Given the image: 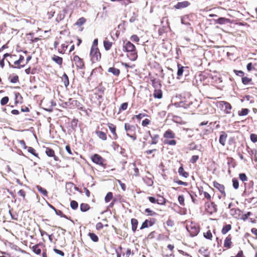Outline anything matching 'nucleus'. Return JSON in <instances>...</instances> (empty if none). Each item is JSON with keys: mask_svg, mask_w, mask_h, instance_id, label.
Instances as JSON below:
<instances>
[{"mask_svg": "<svg viewBox=\"0 0 257 257\" xmlns=\"http://www.w3.org/2000/svg\"><path fill=\"white\" fill-rule=\"evenodd\" d=\"M123 51L127 53V57L131 61H135L138 58L136 47L131 42L125 40L123 42Z\"/></svg>", "mask_w": 257, "mask_h": 257, "instance_id": "nucleus-1", "label": "nucleus"}, {"mask_svg": "<svg viewBox=\"0 0 257 257\" xmlns=\"http://www.w3.org/2000/svg\"><path fill=\"white\" fill-rule=\"evenodd\" d=\"M186 229L190 233V236L193 237L196 236L199 232V227L195 222H191L186 225Z\"/></svg>", "mask_w": 257, "mask_h": 257, "instance_id": "nucleus-2", "label": "nucleus"}, {"mask_svg": "<svg viewBox=\"0 0 257 257\" xmlns=\"http://www.w3.org/2000/svg\"><path fill=\"white\" fill-rule=\"evenodd\" d=\"M90 56L92 63H95L100 60L101 54L98 48H91Z\"/></svg>", "mask_w": 257, "mask_h": 257, "instance_id": "nucleus-3", "label": "nucleus"}, {"mask_svg": "<svg viewBox=\"0 0 257 257\" xmlns=\"http://www.w3.org/2000/svg\"><path fill=\"white\" fill-rule=\"evenodd\" d=\"M219 107L222 109H223L224 112L226 114H230L231 113V110L232 106L231 104L228 102L225 101H221L219 102Z\"/></svg>", "mask_w": 257, "mask_h": 257, "instance_id": "nucleus-4", "label": "nucleus"}, {"mask_svg": "<svg viewBox=\"0 0 257 257\" xmlns=\"http://www.w3.org/2000/svg\"><path fill=\"white\" fill-rule=\"evenodd\" d=\"M64 104L70 108L79 107L81 106V104L78 101L72 98L69 99L68 101L64 102Z\"/></svg>", "mask_w": 257, "mask_h": 257, "instance_id": "nucleus-5", "label": "nucleus"}, {"mask_svg": "<svg viewBox=\"0 0 257 257\" xmlns=\"http://www.w3.org/2000/svg\"><path fill=\"white\" fill-rule=\"evenodd\" d=\"M92 161L98 165L103 166L104 159L98 154H94L91 157Z\"/></svg>", "mask_w": 257, "mask_h": 257, "instance_id": "nucleus-6", "label": "nucleus"}, {"mask_svg": "<svg viewBox=\"0 0 257 257\" xmlns=\"http://www.w3.org/2000/svg\"><path fill=\"white\" fill-rule=\"evenodd\" d=\"M213 186L220 192L223 197H225L226 193L225 191V187L223 185L221 184L216 181H214Z\"/></svg>", "mask_w": 257, "mask_h": 257, "instance_id": "nucleus-7", "label": "nucleus"}, {"mask_svg": "<svg viewBox=\"0 0 257 257\" xmlns=\"http://www.w3.org/2000/svg\"><path fill=\"white\" fill-rule=\"evenodd\" d=\"M155 223V219L154 218H151L150 219H146L142 224L140 228L143 229L147 228L149 226H153Z\"/></svg>", "mask_w": 257, "mask_h": 257, "instance_id": "nucleus-8", "label": "nucleus"}, {"mask_svg": "<svg viewBox=\"0 0 257 257\" xmlns=\"http://www.w3.org/2000/svg\"><path fill=\"white\" fill-rule=\"evenodd\" d=\"M73 61L77 67L79 69H82L84 66L83 60L78 56L75 55L73 57Z\"/></svg>", "mask_w": 257, "mask_h": 257, "instance_id": "nucleus-9", "label": "nucleus"}, {"mask_svg": "<svg viewBox=\"0 0 257 257\" xmlns=\"http://www.w3.org/2000/svg\"><path fill=\"white\" fill-rule=\"evenodd\" d=\"M230 214L235 218H240L241 210L238 208L230 209L229 211Z\"/></svg>", "mask_w": 257, "mask_h": 257, "instance_id": "nucleus-10", "label": "nucleus"}, {"mask_svg": "<svg viewBox=\"0 0 257 257\" xmlns=\"http://www.w3.org/2000/svg\"><path fill=\"white\" fill-rule=\"evenodd\" d=\"M190 5V3L188 1L179 2L176 5H175L174 7L176 9H181L185 8L188 7Z\"/></svg>", "mask_w": 257, "mask_h": 257, "instance_id": "nucleus-11", "label": "nucleus"}, {"mask_svg": "<svg viewBox=\"0 0 257 257\" xmlns=\"http://www.w3.org/2000/svg\"><path fill=\"white\" fill-rule=\"evenodd\" d=\"M107 125L113 135V139L116 140L118 137H117V135L116 133L115 126L111 123H108L107 124Z\"/></svg>", "mask_w": 257, "mask_h": 257, "instance_id": "nucleus-12", "label": "nucleus"}, {"mask_svg": "<svg viewBox=\"0 0 257 257\" xmlns=\"http://www.w3.org/2000/svg\"><path fill=\"white\" fill-rule=\"evenodd\" d=\"M45 152L48 156L53 157L55 161H58V157L55 155V152L52 149L47 148Z\"/></svg>", "mask_w": 257, "mask_h": 257, "instance_id": "nucleus-13", "label": "nucleus"}, {"mask_svg": "<svg viewBox=\"0 0 257 257\" xmlns=\"http://www.w3.org/2000/svg\"><path fill=\"white\" fill-rule=\"evenodd\" d=\"M227 137V135L224 132L221 133V134L220 135V137H219V143L222 146H225Z\"/></svg>", "mask_w": 257, "mask_h": 257, "instance_id": "nucleus-14", "label": "nucleus"}, {"mask_svg": "<svg viewBox=\"0 0 257 257\" xmlns=\"http://www.w3.org/2000/svg\"><path fill=\"white\" fill-rule=\"evenodd\" d=\"M164 137L167 139H174L175 138V135L171 130H168L164 133Z\"/></svg>", "mask_w": 257, "mask_h": 257, "instance_id": "nucleus-15", "label": "nucleus"}, {"mask_svg": "<svg viewBox=\"0 0 257 257\" xmlns=\"http://www.w3.org/2000/svg\"><path fill=\"white\" fill-rule=\"evenodd\" d=\"M112 45V43L111 42L109 41L108 40H107V39H105L103 41V46L106 51L110 50Z\"/></svg>", "mask_w": 257, "mask_h": 257, "instance_id": "nucleus-16", "label": "nucleus"}, {"mask_svg": "<svg viewBox=\"0 0 257 257\" xmlns=\"http://www.w3.org/2000/svg\"><path fill=\"white\" fill-rule=\"evenodd\" d=\"M231 237L230 235H228L224 240V246L229 248L231 247Z\"/></svg>", "mask_w": 257, "mask_h": 257, "instance_id": "nucleus-17", "label": "nucleus"}, {"mask_svg": "<svg viewBox=\"0 0 257 257\" xmlns=\"http://www.w3.org/2000/svg\"><path fill=\"white\" fill-rule=\"evenodd\" d=\"M153 95L155 98L160 99L162 97V92L160 89H155Z\"/></svg>", "mask_w": 257, "mask_h": 257, "instance_id": "nucleus-18", "label": "nucleus"}, {"mask_svg": "<svg viewBox=\"0 0 257 257\" xmlns=\"http://www.w3.org/2000/svg\"><path fill=\"white\" fill-rule=\"evenodd\" d=\"M131 224H132V229L133 232H135L138 224V221L137 219L135 218H133L131 219Z\"/></svg>", "mask_w": 257, "mask_h": 257, "instance_id": "nucleus-19", "label": "nucleus"}, {"mask_svg": "<svg viewBox=\"0 0 257 257\" xmlns=\"http://www.w3.org/2000/svg\"><path fill=\"white\" fill-rule=\"evenodd\" d=\"M108 72L112 73L115 76H118L120 73V71L118 69L114 67H110L108 69Z\"/></svg>", "mask_w": 257, "mask_h": 257, "instance_id": "nucleus-20", "label": "nucleus"}, {"mask_svg": "<svg viewBox=\"0 0 257 257\" xmlns=\"http://www.w3.org/2000/svg\"><path fill=\"white\" fill-rule=\"evenodd\" d=\"M96 134L99 139L105 141L107 139L106 135L105 133L101 131H96Z\"/></svg>", "mask_w": 257, "mask_h": 257, "instance_id": "nucleus-21", "label": "nucleus"}, {"mask_svg": "<svg viewBox=\"0 0 257 257\" xmlns=\"http://www.w3.org/2000/svg\"><path fill=\"white\" fill-rule=\"evenodd\" d=\"M52 59L54 62L59 65H61L62 64V58L59 56L54 55Z\"/></svg>", "mask_w": 257, "mask_h": 257, "instance_id": "nucleus-22", "label": "nucleus"}, {"mask_svg": "<svg viewBox=\"0 0 257 257\" xmlns=\"http://www.w3.org/2000/svg\"><path fill=\"white\" fill-rule=\"evenodd\" d=\"M178 173L180 175H181L185 178H187L189 176L188 173L184 171L183 167L182 166L179 168Z\"/></svg>", "mask_w": 257, "mask_h": 257, "instance_id": "nucleus-23", "label": "nucleus"}, {"mask_svg": "<svg viewBox=\"0 0 257 257\" xmlns=\"http://www.w3.org/2000/svg\"><path fill=\"white\" fill-rule=\"evenodd\" d=\"M231 228V226L230 224H226L224 225L221 230V232L223 234L227 233Z\"/></svg>", "mask_w": 257, "mask_h": 257, "instance_id": "nucleus-24", "label": "nucleus"}, {"mask_svg": "<svg viewBox=\"0 0 257 257\" xmlns=\"http://www.w3.org/2000/svg\"><path fill=\"white\" fill-rule=\"evenodd\" d=\"M80 208L81 211L85 212L89 209L90 207L88 204L82 203L80 205Z\"/></svg>", "mask_w": 257, "mask_h": 257, "instance_id": "nucleus-25", "label": "nucleus"}, {"mask_svg": "<svg viewBox=\"0 0 257 257\" xmlns=\"http://www.w3.org/2000/svg\"><path fill=\"white\" fill-rule=\"evenodd\" d=\"M33 251L37 254H40L41 252V249L40 248L39 245H35L32 247Z\"/></svg>", "mask_w": 257, "mask_h": 257, "instance_id": "nucleus-26", "label": "nucleus"}, {"mask_svg": "<svg viewBox=\"0 0 257 257\" xmlns=\"http://www.w3.org/2000/svg\"><path fill=\"white\" fill-rule=\"evenodd\" d=\"M9 63L10 66L11 67H12V68H13L21 69V68L24 67L25 66V64L24 65H19L21 63L18 60H17V61L14 62V64L15 65H18V66H14L11 65L10 62Z\"/></svg>", "mask_w": 257, "mask_h": 257, "instance_id": "nucleus-27", "label": "nucleus"}, {"mask_svg": "<svg viewBox=\"0 0 257 257\" xmlns=\"http://www.w3.org/2000/svg\"><path fill=\"white\" fill-rule=\"evenodd\" d=\"M124 129L126 132L129 133L131 131H133L135 129V126L132 125H130L128 123H125L124 124Z\"/></svg>", "mask_w": 257, "mask_h": 257, "instance_id": "nucleus-28", "label": "nucleus"}, {"mask_svg": "<svg viewBox=\"0 0 257 257\" xmlns=\"http://www.w3.org/2000/svg\"><path fill=\"white\" fill-rule=\"evenodd\" d=\"M177 66H178L177 75L178 76H181L183 75L184 67L181 66V65H180V64H178Z\"/></svg>", "mask_w": 257, "mask_h": 257, "instance_id": "nucleus-29", "label": "nucleus"}, {"mask_svg": "<svg viewBox=\"0 0 257 257\" xmlns=\"http://www.w3.org/2000/svg\"><path fill=\"white\" fill-rule=\"evenodd\" d=\"M249 112V110L247 108H242L240 111H239L238 114L239 116L246 115Z\"/></svg>", "mask_w": 257, "mask_h": 257, "instance_id": "nucleus-30", "label": "nucleus"}, {"mask_svg": "<svg viewBox=\"0 0 257 257\" xmlns=\"http://www.w3.org/2000/svg\"><path fill=\"white\" fill-rule=\"evenodd\" d=\"M36 188L37 190L39 191V192L42 193L44 196H47V191L46 189L43 188L42 187L38 185L36 186Z\"/></svg>", "mask_w": 257, "mask_h": 257, "instance_id": "nucleus-31", "label": "nucleus"}, {"mask_svg": "<svg viewBox=\"0 0 257 257\" xmlns=\"http://www.w3.org/2000/svg\"><path fill=\"white\" fill-rule=\"evenodd\" d=\"M86 22V19L83 18H80L76 22L75 25L78 26H81L83 25Z\"/></svg>", "mask_w": 257, "mask_h": 257, "instance_id": "nucleus-32", "label": "nucleus"}, {"mask_svg": "<svg viewBox=\"0 0 257 257\" xmlns=\"http://www.w3.org/2000/svg\"><path fill=\"white\" fill-rule=\"evenodd\" d=\"M88 236L90 237V238L93 241H94V242L98 241V238L97 236L94 233H91V232L89 233Z\"/></svg>", "mask_w": 257, "mask_h": 257, "instance_id": "nucleus-33", "label": "nucleus"}, {"mask_svg": "<svg viewBox=\"0 0 257 257\" xmlns=\"http://www.w3.org/2000/svg\"><path fill=\"white\" fill-rule=\"evenodd\" d=\"M151 137L152 138V142L151 143V144H156L158 143V140L159 139V135H154L153 136H151Z\"/></svg>", "mask_w": 257, "mask_h": 257, "instance_id": "nucleus-34", "label": "nucleus"}, {"mask_svg": "<svg viewBox=\"0 0 257 257\" xmlns=\"http://www.w3.org/2000/svg\"><path fill=\"white\" fill-rule=\"evenodd\" d=\"M157 203L160 205H164L166 203V199L163 197L160 196L157 199Z\"/></svg>", "mask_w": 257, "mask_h": 257, "instance_id": "nucleus-35", "label": "nucleus"}, {"mask_svg": "<svg viewBox=\"0 0 257 257\" xmlns=\"http://www.w3.org/2000/svg\"><path fill=\"white\" fill-rule=\"evenodd\" d=\"M152 81V85L155 89H160L161 85L158 81L153 80Z\"/></svg>", "mask_w": 257, "mask_h": 257, "instance_id": "nucleus-36", "label": "nucleus"}, {"mask_svg": "<svg viewBox=\"0 0 257 257\" xmlns=\"http://www.w3.org/2000/svg\"><path fill=\"white\" fill-rule=\"evenodd\" d=\"M113 197V195L111 192H108L107 193L105 197V201L107 203L109 202Z\"/></svg>", "mask_w": 257, "mask_h": 257, "instance_id": "nucleus-37", "label": "nucleus"}, {"mask_svg": "<svg viewBox=\"0 0 257 257\" xmlns=\"http://www.w3.org/2000/svg\"><path fill=\"white\" fill-rule=\"evenodd\" d=\"M228 21L227 19L224 18H219L216 20L217 23L219 24H224Z\"/></svg>", "mask_w": 257, "mask_h": 257, "instance_id": "nucleus-38", "label": "nucleus"}, {"mask_svg": "<svg viewBox=\"0 0 257 257\" xmlns=\"http://www.w3.org/2000/svg\"><path fill=\"white\" fill-rule=\"evenodd\" d=\"M78 203L74 200L71 201L70 202V207L72 209L75 210L78 208Z\"/></svg>", "mask_w": 257, "mask_h": 257, "instance_id": "nucleus-39", "label": "nucleus"}, {"mask_svg": "<svg viewBox=\"0 0 257 257\" xmlns=\"http://www.w3.org/2000/svg\"><path fill=\"white\" fill-rule=\"evenodd\" d=\"M232 185L234 189H237L238 188L239 183L238 180L236 179L233 178L232 179Z\"/></svg>", "mask_w": 257, "mask_h": 257, "instance_id": "nucleus-40", "label": "nucleus"}, {"mask_svg": "<svg viewBox=\"0 0 257 257\" xmlns=\"http://www.w3.org/2000/svg\"><path fill=\"white\" fill-rule=\"evenodd\" d=\"M164 143L170 146H175L176 144V141L174 140H166L165 141Z\"/></svg>", "mask_w": 257, "mask_h": 257, "instance_id": "nucleus-41", "label": "nucleus"}, {"mask_svg": "<svg viewBox=\"0 0 257 257\" xmlns=\"http://www.w3.org/2000/svg\"><path fill=\"white\" fill-rule=\"evenodd\" d=\"M65 17V16L63 14L59 13L56 18V20L57 22H59L61 20H62Z\"/></svg>", "mask_w": 257, "mask_h": 257, "instance_id": "nucleus-42", "label": "nucleus"}, {"mask_svg": "<svg viewBox=\"0 0 257 257\" xmlns=\"http://www.w3.org/2000/svg\"><path fill=\"white\" fill-rule=\"evenodd\" d=\"M204 236L207 239H211L212 235L210 230H208L206 233H204Z\"/></svg>", "mask_w": 257, "mask_h": 257, "instance_id": "nucleus-43", "label": "nucleus"}, {"mask_svg": "<svg viewBox=\"0 0 257 257\" xmlns=\"http://www.w3.org/2000/svg\"><path fill=\"white\" fill-rule=\"evenodd\" d=\"M9 97L8 96H5L2 98L1 100V104L2 105H4L6 104L9 101Z\"/></svg>", "mask_w": 257, "mask_h": 257, "instance_id": "nucleus-44", "label": "nucleus"}, {"mask_svg": "<svg viewBox=\"0 0 257 257\" xmlns=\"http://www.w3.org/2000/svg\"><path fill=\"white\" fill-rule=\"evenodd\" d=\"M239 178L242 181H246L247 180V177L244 173H241L239 175Z\"/></svg>", "mask_w": 257, "mask_h": 257, "instance_id": "nucleus-45", "label": "nucleus"}, {"mask_svg": "<svg viewBox=\"0 0 257 257\" xmlns=\"http://www.w3.org/2000/svg\"><path fill=\"white\" fill-rule=\"evenodd\" d=\"M28 151L31 154H33L35 156L38 157V154L36 153V150L33 148L32 147H28Z\"/></svg>", "mask_w": 257, "mask_h": 257, "instance_id": "nucleus-46", "label": "nucleus"}, {"mask_svg": "<svg viewBox=\"0 0 257 257\" xmlns=\"http://www.w3.org/2000/svg\"><path fill=\"white\" fill-rule=\"evenodd\" d=\"M178 201L182 206L184 205V197L183 195H179L178 197Z\"/></svg>", "mask_w": 257, "mask_h": 257, "instance_id": "nucleus-47", "label": "nucleus"}, {"mask_svg": "<svg viewBox=\"0 0 257 257\" xmlns=\"http://www.w3.org/2000/svg\"><path fill=\"white\" fill-rule=\"evenodd\" d=\"M131 40L134 42H138L140 40V39L137 35H133L131 37Z\"/></svg>", "mask_w": 257, "mask_h": 257, "instance_id": "nucleus-48", "label": "nucleus"}, {"mask_svg": "<svg viewBox=\"0 0 257 257\" xmlns=\"http://www.w3.org/2000/svg\"><path fill=\"white\" fill-rule=\"evenodd\" d=\"M127 105L128 104L126 102L122 103L119 107V111L126 110L127 108Z\"/></svg>", "mask_w": 257, "mask_h": 257, "instance_id": "nucleus-49", "label": "nucleus"}, {"mask_svg": "<svg viewBox=\"0 0 257 257\" xmlns=\"http://www.w3.org/2000/svg\"><path fill=\"white\" fill-rule=\"evenodd\" d=\"M250 140L253 143L257 142V135L254 134H252L250 136Z\"/></svg>", "mask_w": 257, "mask_h": 257, "instance_id": "nucleus-50", "label": "nucleus"}, {"mask_svg": "<svg viewBox=\"0 0 257 257\" xmlns=\"http://www.w3.org/2000/svg\"><path fill=\"white\" fill-rule=\"evenodd\" d=\"M250 81H251V79L248 78V77H244L242 78V82L244 84H248L250 82Z\"/></svg>", "mask_w": 257, "mask_h": 257, "instance_id": "nucleus-51", "label": "nucleus"}, {"mask_svg": "<svg viewBox=\"0 0 257 257\" xmlns=\"http://www.w3.org/2000/svg\"><path fill=\"white\" fill-rule=\"evenodd\" d=\"M199 159V156L197 155H194L193 156L191 159H190V162L191 163H195Z\"/></svg>", "mask_w": 257, "mask_h": 257, "instance_id": "nucleus-52", "label": "nucleus"}, {"mask_svg": "<svg viewBox=\"0 0 257 257\" xmlns=\"http://www.w3.org/2000/svg\"><path fill=\"white\" fill-rule=\"evenodd\" d=\"M250 215L251 213L250 212H248L247 213L242 215V216H240V218L243 220H245L246 219H247L248 217Z\"/></svg>", "mask_w": 257, "mask_h": 257, "instance_id": "nucleus-53", "label": "nucleus"}, {"mask_svg": "<svg viewBox=\"0 0 257 257\" xmlns=\"http://www.w3.org/2000/svg\"><path fill=\"white\" fill-rule=\"evenodd\" d=\"M63 76L64 77V85L66 87H67L69 84L68 77L67 75L65 74H64Z\"/></svg>", "mask_w": 257, "mask_h": 257, "instance_id": "nucleus-54", "label": "nucleus"}, {"mask_svg": "<svg viewBox=\"0 0 257 257\" xmlns=\"http://www.w3.org/2000/svg\"><path fill=\"white\" fill-rule=\"evenodd\" d=\"M145 212L148 213V215L153 216L154 215H155L156 213V212L153 211L152 210H151L150 208H146L145 209Z\"/></svg>", "mask_w": 257, "mask_h": 257, "instance_id": "nucleus-55", "label": "nucleus"}, {"mask_svg": "<svg viewBox=\"0 0 257 257\" xmlns=\"http://www.w3.org/2000/svg\"><path fill=\"white\" fill-rule=\"evenodd\" d=\"M147 116V115L146 113H140L138 115H136L135 116V117L138 119V120L141 119L143 117H144L145 116Z\"/></svg>", "mask_w": 257, "mask_h": 257, "instance_id": "nucleus-56", "label": "nucleus"}, {"mask_svg": "<svg viewBox=\"0 0 257 257\" xmlns=\"http://www.w3.org/2000/svg\"><path fill=\"white\" fill-rule=\"evenodd\" d=\"M122 249V247L121 246H119L115 250L117 257H121V251Z\"/></svg>", "mask_w": 257, "mask_h": 257, "instance_id": "nucleus-57", "label": "nucleus"}, {"mask_svg": "<svg viewBox=\"0 0 257 257\" xmlns=\"http://www.w3.org/2000/svg\"><path fill=\"white\" fill-rule=\"evenodd\" d=\"M150 123V120L149 119H145L143 120L142 122V124L143 126H146Z\"/></svg>", "mask_w": 257, "mask_h": 257, "instance_id": "nucleus-58", "label": "nucleus"}, {"mask_svg": "<svg viewBox=\"0 0 257 257\" xmlns=\"http://www.w3.org/2000/svg\"><path fill=\"white\" fill-rule=\"evenodd\" d=\"M55 212L57 215H58L62 217H64V218L66 217V216L63 214V212L61 210H55Z\"/></svg>", "mask_w": 257, "mask_h": 257, "instance_id": "nucleus-59", "label": "nucleus"}, {"mask_svg": "<svg viewBox=\"0 0 257 257\" xmlns=\"http://www.w3.org/2000/svg\"><path fill=\"white\" fill-rule=\"evenodd\" d=\"M216 211V208L214 203H211V210L209 211L210 213H212L213 212H215Z\"/></svg>", "mask_w": 257, "mask_h": 257, "instance_id": "nucleus-60", "label": "nucleus"}, {"mask_svg": "<svg viewBox=\"0 0 257 257\" xmlns=\"http://www.w3.org/2000/svg\"><path fill=\"white\" fill-rule=\"evenodd\" d=\"M54 251H55V253L60 255L62 256H63L64 255V253L62 251H61L59 249L54 248Z\"/></svg>", "mask_w": 257, "mask_h": 257, "instance_id": "nucleus-61", "label": "nucleus"}, {"mask_svg": "<svg viewBox=\"0 0 257 257\" xmlns=\"http://www.w3.org/2000/svg\"><path fill=\"white\" fill-rule=\"evenodd\" d=\"M117 181L118 183V184H119V185L120 186L122 190H123V191H125V188H126L125 184L122 183L121 182V181L119 180H117Z\"/></svg>", "mask_w": 257, "mask_h": 257, "instance_id": "nucleus-62", "label": "nucleus"}, {"mask_svg": "<svg viewBox=\"0 0 257 257\" xmlns=\"http://www.w3.org/2000/svg\"><path fill=\"white\" fill-rule=\"evenodd\" d=\"M97 45H98V39H95L93 42V44L91 46V48H98Z\"/></svg>", "mask_w": 257, "mask_h": 257, "instance_id": "nucleus-63", "label": "nucleus"}, {"mask_svg": "<svg viewBox=\"0 0 257 257\" xmlns=\"http://www.w3.org/2000/svg\"><path fill=\"white\" fill-rule=\"evenodd\" d=\"M230 257H245L243 255V251L242 250H240L238 251V252L237 253V254L235 256H230Z\"/></svg>", "mask_w": 257, "mask_h": 257, "instance_id": "nucleus-64", "label": "nucleus"}]
</instances>
